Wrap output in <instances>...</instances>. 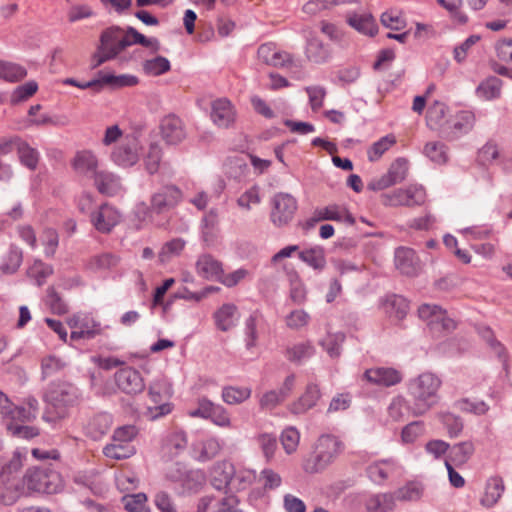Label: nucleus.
<instances>
[{
  "label": "nucleus",
  "mask_w": 512,
  "mask_h": 512,
  "mask_svg": "<svg viewBox=\"0 0 512 512\" xmlns=\"http://www.w3.org/2000/svg\"><path fill=\"white\" fill-rule=\"evenodd\" d=\"M256 441L263 453L266 462H270L277 449V438L272 433L262 432L256 436Z\"/></svg>",
  "instance_id": "obj_50"
},
{
  "label": "nucleus",
  "mask_w": 512,
  "mask_h": 512,
  "mask_svg": "<svg viewBox=\"0 0 512 512\" xmlns=\"http://www.w3.org/2000/svg\"><path fill=\"white\" fill-rule=\"evenodd\" d=\"M125 509L128 512H149L147 496L144 493H137L123 497Z\"/></svg>",
  "instance_id": "obj_61"
},
{
  "label": "nucleus",
  "mask_w": 512,
  "mask_h": 512,
  "mask_svg": "<svg viewBox=\"0 0 512 512\" xmlns=\"http://www.w3.org/2000/svg\"><path fill=\"white\" fill-rule=\"evenodd\" d=\"M22 259V250L15 245H11L0 268L4 273H14L20 267Z\"/></svg>",
  "instance_id": "obj_52"
},
{
  "label": "nucleus",
  "mask_w": 512,
  "mask_h": 512,
  "mask_svg": "<svg viewBox=\"0 0 512 512\" xmlns=\"http://www.w3.org/2000/svg\"><path fill=\"white\" fill-rule=\"evenodd\" d=\"M133 213L137 219V223L135 224L137 229H142L153 223L154 215L156 214L152 209V205L150 204V206H148L145 202L137 204Z\"/></svg>",
  "instance_id": "obj_59"
},
{
  "label": "nucleus",
  "mask_w": 512,
  "mask_h": 512,
  "mask_svg": "<svg viewBox=\"0 0 512 512\" xmlns=\"http://www.w3.org/2000/svg\"><path fill=\"white\" fill-rule=\"evenodd\" d=\"M46 401L54 408L59 409V415L64 416V409L76 404L78 390L70 383L53 384L45 395Z\"/></svg>",
  "instance_id": "obj_9"
},
{
  "label": "nucleus",
  "mask_w": 512,
  "mask_h": 512,
  "mask_svg": "<svg viewBox=\"0 0 512 512\" xmlns=\"http://www.w3.org/2000/svg\"><path fill=\"white\" fill-rule=\"evenodd\" d=\"M196 272L204 279L220 281L224 270L222 263L214 256L202 254L196 261Z\"/></svg>",
  "instance_id": "obj_22"
},
{
  "label": "nucleus",
  "mask_w": 512,
  "mask_h": 512,
  "mask_svg": "<svg viewBox=\"0 0 512 512\" xmlns=\"http://www.w3.org/2000/svg\"><path fill=\"white\" fill-rule=\"evenodd\" d=\"M17 151L20 162L28 169L35 170L39 162V152L22 140L18 144Z\"/></svg>",
  "instance_id": "obj_47"
},
{
  "label": "nucleus",
  "mask_w": 512,
  "mask_h": 512,
  "mask_svg": "<svg viewBox=\"0 0 512 512\" xmlns=\"http://www.w3.org/2000/svg\"><path fill=\"white\" fill-rule=\"evenodd\" d=\"M133 44L142 45L154 53L160 50V42L157 38H147L133 27L123 30L118 26H111L100 35V44L92 58L93 66L98 67L116 58L125 48Z\"/></svg>",
  "instance_id": "obj_1"
},
{
  "label": "nucleus",
  "mask_w": 512,
  "mask_h": 512,
  "mask_svg": "<svg viewBox=\"0 0 512 512\" xmlns=\"http://www.w3.org/2000/svg\"><path fill=\"white\" fill-rule=\"evenodd\" d=\"M300 438L301 434L299 430L294 426L286 427L281 432L280 443L287 455H292L296 453L300 443Z\"/></svg>",
  "instance_id": "obj_43"
},
{
  "label": "nucleus",
  "mask_w": 512,
  "mask_h": 512,
  "mask_svg": "<svg viewBox=\"0 0 512 512\" xmlns=\"http://www.w3.org/2000/svg\"><path fill=\"white\" fill-rule=\"evenodd\" d=\"M199 477L195 471H187L185 466L180 463L170 464L166 468V478L172 482L179 483L185 489H192L194 480Z\"/></svg>",
  "instance_id": "obj_26"
},
{
  "label": "nucleus",
  "mask_w": 512,
  "mask_h": 512,
  "mask_svg": "<svg viewBox=\"0 0 512 512\" xmlns=\"http://www.w3.org/2000/svg\"><path fill=\"white\" fill-rule=\"evenodd\" d=\"M395 465L392 461L385 460L375 462L367 468L369 478L375 483L384 482L389 475L394 471Z\"/></svg>",
  "instance_id": "obj_41"
},
{
  "label": "nucleus",
  "mask_w": 512,
  "mask_h": 512,
  "mask_svg": "<svg viewBox=\"0 0 512 512\" xmlns=\"http://www.w3.org/2000/svg\"><path fill=\"white\" fill-rule=\"evenodd\" d=\"M136 453L132 443L111 441L103 448V454L110 459L123 460L132 457Z\"/></svg>",
  "instance_id": "obj_36"
},
{
  "label": "nucleus",
  "mask_w": 512,
  "mask_h": 512,
  "mask_svg": "<svg viewBox=\"0 0 512 512\" xmlns=\"http://www.w3.org/2000/svg\"><path fill=\"white\" fill-rule=\"evenodd\" d=\"M346 20L351 27L360 33L369 36H374L377 33V25L370 13H350L347 14Z\"/></svg>",
  "instance_id": "obj_29"
},
{
  "label": "nucleus",
  "mask_w": 512,
  "mask_h": 512,
  "mask_svg": "<svg viewBox=\"0 0 512 512\" xmlns=\"http://www.w3.org/2000/svg\"><path fill=\"white\" fill-rule=\"evenodd\" d=\"M185 241L180 238H175L163 245L159 252V261L164 264L169 262L173 257L179 256L185 247Z\"/></svg>",
  "instance_id": "obj_55"
},
{
  "label": "nucleus",
  "mask_w": 512,
  "mask_h": 512,
  "mask_svg": "<svg viewBox=\"0 0 512 512\" xmlns=\"http://www.w3.org/2000/svg\"><path fill=\"white\" fill-rule=\"evenodd\" d=\"M408 169V161L405 158H397L384 175L368 183V188L372 191H380L400 183L406 179Z\"/></svg>",
  "instance_id": "obj_10"
},
{
  "label": "nucleus",
  "mask_w": 512,
  "mask_h": 512,
  "mask_svg": "<svg viewBox=\"0 0 512 512\" xmlns=\"http://www.w3.org/2000/svg\"><path fill=\"white\" fill-rule=\"evenodd\" d=\"M387 412L392 422H400L407 418L410 409L406 400L401 396H397L392 399L387 408Z\"/></svg>",
  "instance_id": "obj_51"
},
{
  "label": "nucleus",
  "mask_w": 512,
  "mask_h": 512,
  "mask_svg": "<svg viewBox=\"0 0 512 512\" xmlns=\"http://www.w3.org/2000/svg\"><path fill=\"white\" fill-rule=\"evenodd\" d=\"M202 239L207 245H212L219 234V217L215 209L207 212L201 221Z\"/></svg>",
  "instance_id": "obj_33"
},
{
  "label": "nucleus",
  "mask_w": 512,
  "mask_h": 512,
  "mask_svg": "<svg viewBox=\"0 0 512 512\" xmlns=\"http://www.w3.org/2000/svg\"><path fill=\"white\" fill-rule=\"evenodd\" d=\"M97 15L95 9L89 4L72 5L67 12V20L69 23H76L81 20L93 18Z\"/></svg>",
  "instance_id": "obj_57"
},
{
  "label": "nucleus",
  "mask_w": 512,
  "mask_h": 512,
  "mask_svg": "<svg viewBox=\"0 0 512 512\" xmlns=\"http://www.w3.org/2000/svg\"><path fill=\"white\" fill-rule=\"evenodd\" d=\"M342 441L334 435L323 434L315 442L313 453L304 459L302 467L307 473H318L326 469L343 450Z\"/></svg>",
  "instance_id": "obj_2"
},
{
  "label": "nucleus",
  "mask_w": 512,
  "mask_h": 512,
  "mask_svg": "<svg viewBox=\"0 0 512 512\" xmlns=\"http://www.w3.org/2000/svg\"><path fill=\"white\" fill-rule=\"evenodd\" d=\"M28 489L36 492L54 494L62 489V480L55 471L43 469L29 470L25 476Z\"/></svg>",
  "instance_id": "obj_6"
},
{
  "label": "nucleus",
  "mask_w": 512,
  "mask_h": 512,
  "mask_svg": "<svg viewBox=\"0 0 512 512\" xmlns=\"http://www.w3.org/2000/svg\"><path fill=\"white\" fill-rule=\"evenodd\" d=\"M160 135L167 144H178L186 137L185 126L176 115L165 116L160 123Z\"/></svg>",
  "instance_id": "obj_16"
},
{
  "label": "nucleus",
  "mask_w": 512,
  "mask_h": 512,
  "mask_svg": "<svg viewBox=\"0 0 512 512\" xmlns=\"http://www.w3.org/2000/svg\"><path fill=\"white\" fill-rule=\"evenodd\" d=\"M251 396V389L248 387L228 386L222 390V400L228 405L241 404Z\"/></svg>",
  "instance_id": "obj_44"
},
{
  "label": "nucleus",
  "mask_w": 512,
  "mask_h": 512,
  "mask_svg": "<svg viewBox=\"0 0 512 512\" xmlns=\"http://www.w3.org/2000/svg\"><path fill=\"white\" fill-rule=\"evenodd\" d=\"M93 180L97 190L107 196H114L122 189L120 178L107 170H100Z\"/></svg>",
  "instance_id": "obj_25"
},
{
  "label": "nucleus",
  "mask_w": 512,
  "mask_h": 512,
  "mask_svg": "<svg viewBox=\"0 0 512 512\" xmlns=\"http://www.w3.org/2000/svg\"><path fill=\"white\" fill-rule=\"evenodd\" d=\"M366 509L368 512H388L394 506V500L391 494H376L366 500Z\"/></svg>",
  "instance_id": "obj_45"
},
{
  "label": "nucleus",
  "mask_w": 512,
  "mask_h": 512,
  "mask_svg": "<svg viewBox=\"0 0 512 512\" xmlns=\"http://www.w3.org/2000/svg\"><path fill=\"white\" fill-rule=\"evenodd\" d=\"M310 315L303 309L291 311L285 317L286 326L292 330H300L308 325Z\"/></svg>",
  "instance_id": "obj_62"
},
{
  "label": "nucleus",
  "mask_w": 512,
  "mask_h": 512,
  "mask_svg": "<svg viewBox=\"0 0 512 512\" xmlns=\"http://www.w3.org/2000/svg\"><path fill=\"white\" fill-rule=\"evenodd\" d=\"M24 457L25 455L19 450L15 451L9 459L0 456V479L17 472L22 467Z\"/></svg>",
  "instance_id": "obj_54"
},
{
  "label": "nucleus",
  "mask_w": 512,
  "mask_h": 512,
  "mask_svg": "<svg viewBox=\"0 0 512 512\" xmlns=\"http://www.w3.org/2000/svg\"><path fill=\"white\" fill-rule=\"evenodd\" d=\"M396 144V137L388 134L374 142L367 149V158L370 162L378 161L391 147Z\"/></svg>",
  "instance_id": "obj_39"
},
{
  "label": "nucleus",
  "mask_w": 512,
  "mask_h": 512,
  "mask_svg": "<svg viewBox=\"0 0 512 512\" xmlns=\"http://www.w3.org/2000/svg\"><path fill=\"white\" fill-rule=\"evenodd\" d=\"M504 491L503 480L500 477H491L485 484L481 504L485 507H493L501 498Z\"/></svg>",
  "instance_id": "obj_34"
},
{
  "label": "nucleus",
  "mask_w": 512,
  "mask_h": 512,
  "mask_svg": "<svg viewBox=\"0 0 512 512\" xmlns=\"http://www.w3.org/2000/svg\"><path fill=\"white\" fill-rule=\"evenodd\" d=\"M98 87L109 85L115 88L131 87L138 84V78L130 74L114 75L110 73L100 74Z\"/></svg>",
  "instance_id": "obj_38"
},
{
  "label": "nucleus",
  "mask_w": 512,
  "mask_h": 512,
  "mask_svg": "<svg viewBox=\"0 0 512 512\" xmlns=\"http://www.w3.org/2000/svg\"><path fill=\"white\" fill-rule=\"evenodd\" d=\"M424 154L433 162L438 164L446 163L448 159L445 144L438 141L428 142L424 147Z\"/></svg>",
  "instance_id": "obj_58"
},
{
  "label": "nucleus",
  "mask_w": 512,
  "mask_h": 512,
  "mask_svg": "<svg viewBox=\"0 0 512 512\" xmlns=\"http://www.w3.org/2000/svg\"><path fill=\"white\" fill-rule=\"evenodd\" d=\"M441 380L433 373L425 372L409 383V393L415 403L411 408L414 416L425 414L436 402Z\"/></svg>",
  "instance_id": "obj_3"
},
{
  "label": "nucleus",
  "mask_w": 512,
  "mask_h": 512,
  "mask_svg": "<svg viewBox=\"0 0 512 512\" xmlns=\"http://www.w3.org/2000/svg\"><path fill=\"white\" fill-rule=\"evenodd\" d=\"M193 450L199 461L205 462L215 458L222 450V444L216 437H209L194 444Z\"/></svg>",
  "instance_id": "obj_32"
},
{
  "label": "nucleus",
  "mask_w": 512,
  "mask_h": 512,
  "mask_svg": "<svg viewBox=\"0 0 512 512\" xmlns=\"http://www.w3.org/2000/svg\"><path fill=\"white\" fill-rule=\"evenodd\" d=\"M114 380L118 389L128 395L141 393L145 388L140 372L132 367L119 369L114 375Z\"/></svg>",
  "instance_id": "obj_12"
},
{
  "label": "nucleus",
  "mask_w": 512,
  "mask_h": 512,
  "mask_svg": "<svg viewBox=\"0 0 512 512\" xmlns=\"http://www.w3.org/2000/svg\"><path fill=\"white\" fill-rule=\"evenodd\" d=\"M240 317L238 308L232 303L223 304L213 315L216 327L228 331L236 325Z\"/></svg>",
  "instance_id": "obj_27"
},
{
  "label": "nucleus",
  "mask_w": 512,
  "mask_h": 512,
  "mask_svg": "<svg viewBox=\"0 0 512 512\" xmlns=\"http://www.w3.org/2000/svg\"><path fill=\"white\" fill-rule=\"evenodd\" d=\"M162 158V149L158 143H151L147 152L144 154V166L149 174L158 171Z\"/></svg>",
  "instance_id": "obj_53"
},
{
  "label": "nucleus",
  "mask_w": 512,
  "mask_h": 512,
  "mask_svg": "<svg viewBox=\"0 0 512 512\" xmlns=\"http://www.w3.org/2000/svg\"><path fill=\"white\" fill-rule=\"evenodd\" d=\"M315 352V348L310 341L300 342L289 347L286 357L292 362H301L310 358Z\"/></svg>",
  "instance_id": "obj_48"
},
{
  "label": "nucleus",
  "mask_w": 512,
  "mask_h": 512,
  "mask_svg": "<svg viewBox=\"0 0 512 512\" xmlns=\"http://www.w3.org/2000/svg\"><path fill=\"white\" fill-rule=\"evenodd\" d=\"M112 425V418L107 413L98 414L89 422L88 433L94 438H100L105 435Z\"/></svg>",
  "instance_id": "obj_42"
},
{
  "label": "nucleus",
  "mask_w": 512,
  "mask_h": 512,
  "mask_svg": "<svg viewBox=\"0 0 512 512\" xmlns=\"http://www.w3.org/2000/svg\"><path fill=\"white\" fill-rule=\"evenodd\" d=\"M99 160L91 150L77 151L71 160V167L77 175L94 178L98 170Z\"/></svg>",
  "instance_id": "obj_14"
},
{
  "label": "nucleus",
  "mask_w": 512,
  "mask_h": 512,
  "mask_svg": "<svg viewBox=\"0 0 512 512\" xmlns=\"http://www.w3.org/2000/svg\"><path fill=\"white\" fill-rule=\"evenodd\" d=\"M312 221H335L344 222L349 225H353L355 223V219L348 209L344 205L339 204H329L315 209Z\"/></svg>",
  "instance_id": "obj_17"
},
{
  "label": "nucleus",
  "mask_w": 512,
  "mask_h": 512,
  "mask_svg": "<svg viewBox=\"0 0 512 512\" xmlns=\"http://www.w3.org/2000/svg\"><path fill=\"white\" fill-rule=\"evenodd\" d=\"M120 219L119 211L109 204H103L91 215L93 226L101 233H109L120 222Z\"/></svg>",
  "instance_id": "obj_18"
},
{
  "label": "nucleus",
  "mask_w": 512,
  "mask_h": 512,
  "mask_svg": "<svg viewBox=\"0 0 512 512\" xmlns=\"http://www.w3.org/2000/svg\"><path fill=\"white\" fill-rule=\"evenodd\" d=\"M27 75L26 69L14 62L0 60V79L7 82H18Z\"/></svg>",
  "instance_id": "obj_40"
},
{
  "label": "nucleus",
  "mask_w": 512,
  "mask_h": 512,
  "mask_svg": "<svg viewBox=\"0 0 512 512\" xmlns=\"http://www.w3.org/2000/svg\"><path fill=\"white\" fill-rule=\"evenodd\" d=\"M475 116L471 111H458L454 115H449V122L445 128L444 136L446 138H456L462 134L468 133L474 126Z\"/></svg>",
  "instance_id": "obj_19"
},
{
  "label": "nucleus",
  "mask_w": 512,
  "mask_h": 512,
  "mask_svg": "<svg viewBox=\"0 0 512 512\" xmlns=\"http://www.w3.org/2000/svg\"><path fill=\"white\" fill-rule=\"evenodd\" d=\"M474 445L472 442H461L459 444L454 445L449 453L450 463H454L455 465H462L466 463L469 458L474 453Z\"/></svg>",
  "instance_id": "obj_46"
},
{
  "label": "nucleus",
  "mask_w": 512,
  "mask_h": 512,
  "mask_svg": "<svg viewBox=\"0 0 512 512\" xmlns=\"http://www.w3.org/2000/svg\"><path fill=\"white\" fill-rule=\"evenodd\" d=\"M384 312L396 320L403 319L408 310L409 305L405 298L399 295L388 296L382 304Z\"/></svg>",
  "instance_id": "obj_35"
},
{
  "label": "nucleus",
  "mask_w": 512,
  "mask_h": 512,
  "mask_svg": "<svg viewBox=\"0 0 512 512\" xmlns=\"http://www.w3.org/2000/svg\"><path fill=\"white\" fill-rule=\"evenodd\" d=\"M426 201V191L423 186L412 184L406 188L395 189L381 195V203L386 207H415Z\"/></svg>",
  "instance_id": "obj_4"
},
{
  "label": "nucleus",
  "mask_w": 512,
  "mask_h": 512,
  "mask_svg": "<svg viewBox=\"0 0 512 512\" xmlns=\"http://www.w3.org/2000/svg\"><path fill=\"white\" fill-rule=\"evenodd\" d=\"M299 258L315 270H323L326 266L325 251L320 246L311 247L299 252Z\"/></svg>",
  "instance_id": "obj_37"
},
{
  "label": "nucleus",
  "mask_w": 512,
  "mask_h": 512,
  "mask_svg": "<svg viewBox=\"0 0 512 512\" xmlns=\"http://www.w3.org/2000/svg\"><path fill=\"white\" fill-rule=\"evenodd\" d=\"M321 397L318 385L310 383L306 386L304 393L288 405V410L293 415H302L316 406Z\"/></svg>",
  "instance_id": "obj_21"
},
{
  "label": "nucleus",
  "mask_w": 512,
  "mask_h": 512,
  "mask_svg": "<svg viewBox=\"0 0 512 512\" xmlns=\"http://www.w3.org/2000/svg\"><path fill=\"white\" fill-rule=\"evenodd\" d=\"M305 56L312 63L323 64L330 59L331 50L317 37H311L307 41Z\"/></svg>",
  "instance_id": "obj_30"
},
{
  "label": "nucleus",
  "mask_w": 512,
  "mask_h": 512,
  "mask_svg": "<svg viewBox=\"0 0 512 512\" xmlns=\"http://www.w3.org/2000/svg\"><path fill=\"white\" fill-rule=\"evenodd\" d=\"M501 94V80L490 77L483 81L477 88V95L484 100H493Z\"/></svg>",
  "instance_id": "obj_49"
},
{
  "label": "nucleus",
  "mask_w": 512,
  "mask_h": 512,
  "mask_svg": "<svg viewBox=\"0 0 512 512\" xmlns=\"http://www.w3.org/2000/svg\"><path fill=\"white\" fill-rule=\"evenodd\" d=\"M119 262L117 255L104 252L91 256L86 263V269L92 273H104L116 268Z\"/></svg>",
  "instance_id": "obj_28"
},
{
  "label": "nucleus",
  "mask_w": 512,
  "mask_h": 512,
  "mask_svg": "<svg viewBox=\"0 0 512 512\" xmlns=\"http://www.w3.org/2000/svg\"><path fill=\"white\" fill-rule=\"evenodd\" d=\"M236 119L232 103L226 98L216 99L211 104V120L219 128L230 127Z\"/></svg>",
  "instance_id": "obj_20"
},
{
  "label": "nucleus",
  "mask_w": 512,
  "mask_h": 512,
  "mask_svg": "<svg viewBox=\"0 0 512 512\" xmlns=\"http://www.w3.org/2000/svg\"><path fill=\"white\" fill-rule=\"evenodd\" d=\"M41 243L44 246V253L47 257L54 256L59 244L58 233L55 229L46 228L41 234Z\"/></svg>",
  "instance_id": "obj_63"
},
{
  "label": "nucleus",
  "mask_w": 512,
  "mask_h": 512,
  "mask_svg": "<svg viewBox=\"0 0 512 512\" xmlns=\"http://www.w3.org/2000/svg\"><path fill=\"white\" fill-rule=\"evenodd\" d=\"M297 210V200L288 193H277L272 199L270 218L274 225L282 227L287 225Z\"/></svg>",
  "instance_id": "obj_8"
},
{
  "label": "nucleus",
  "mask_w": 512,
  "mask_h": 512,
  "mask_svg": "<svg viewBox=\"0 0 512 512\" xmlns=\"http://www.w3.org/2000/svg\"><path fill=\"white\" fill-rule=\"evenodd\" d=\"M396 268L404 275L414 276L420 269L419 259L414 250L400 247L395 251Z\"/></svg>",
  "instance_id": "obj_23"
},
{
  "label": "nucleus",
  "mask_w": 512,
  "mask_h": 512,
  "mask_svg": "<svg viewBox=\"0 0 512 512\" xmlns=\"http://www.w3.org/2000/svg\"><path fill=\"white\" fill-rule=\"evenodd\" d=\"M38 90V85L35 81H28L14 89L11 94L10 101L12 104H17L32 97Z\"/></svg>",
  "instance_id": "obj_60"
},
{
  "label": "nucleus",
  "mask_w": 512,
  "mask_h": 512,
  "mask_svg": "<svg viewBox=\"0 0 512 512\" xmlns=\"http://www.w3.org/2000/svg\"><path fill=\"white\" fill-rule=\"evenodd\" d=\"M233 473L234 468L231 463L227 461L215 463L211 472L212 485L218 490H222L227 486L232 485Z\"/></svg>",
  "instance_id": "obj_31"
},
{
  "label": "nucleus",
  "mask_w": 512,
  "mask_h": 512,
  "mask_svg": "<svg viewBox=\"0 0 512 512\" xmlns=\"http://www.w3.org/2000/svg\"><path fill=\"white\" fill-rule=\"evenodd\" d=\"M142 145L137 136L128 134L113 150L111 158L118 166L128 168L134 166L142 155Z\"/></svg>",
  "instance_id": "obj_5"
},
{
  "label": "nucleus",
  "mask_w": 512,
  "mask_h": 512,
  "mask_svg": "<svg viewBox=\"0 0 512 512\" xmlns=\"http://www.w3.org/2000/svg\"><path fill=\"white\" fill-rule=\"evenodd\" d=\"M171 69L170 61L162 56L148 59L143 63V70L147 75L159 76Z\"/></svg>",
  "instance_id": "obj_56"
},
{
  "label": "nucleus",
  "mask_w": 512,
  "mask_h": 512,
  "mask_svg": "<svg viewBox=\"0 0 512 512\" xmlns=\"http://www.w3.org/2000/svg\"><path fill=\"white\" fill-rule=\"evenodd\" d=\"M149 397L151 401L156 404L154 408H149L151 419L164 416L171 412L170 404L165 401L168 400L172 395V389L170 384L165 380H159L153 382L149 387Z\"/></svg>",
  "instance_id": "obj_11"
},
{
  "label": "nucleus",
  "mask_w": 512,
  "mask_h": 512,
  "mask_svg": "<svg viewBox=\"0 0 512 512\" xmlns=\"http://www.w3.org/2000/svg\"><path fill=\"white\" fill-rule=\"evenodd\" d=\"M494 50L500 61L512 64V37L497 40Z\"/></svg>",
  "instance_id": "obj_64"
},
{
  "label": "nucleus",
  "mask_w": 512,
  "mask_h": 512,
  "mask_svg": "<svg viewBox=\"0 0 512 512\" xmlns=\"http://www.w3.org/2000/svg\"><path fill=\"white\" fill-rule=\"evenodd\" d=\"M363 380L372 385L390 387L402 381V374L395 368L376 367L367 369L363 374Z\"/></svg>",
  "instance_id": "obj_15"
},
{
  "label": "nucleus",
  "mask_w": 512,
  "mask_h": 512,
  "mask_svg": "<svg viewBox=\"0 0 512 512\" xmlns=\"http://www.w3.org/2000/svg\"><path fill=\"white\" fill-rule=\"evenodd\" d=\"M257 56L261 62L275 68H287L292 71L293 68L298 67L294 56L288 51L280 49L273 42L260 45Z\"/></svg>",
  "instance_id": "obj_7"
},
{
  "label": "nucleus",
  "mask_w": 512,
  "mask_h": 512,
  "mask_svg": "<svg viewBox=\"0 0 512 512\" xmlns=\"http://www.w3.org/2000/svg\"><path fill=\"white\" fill-rule=\"evenodd\" d=\"M182 192L173 185L162 187L151 196L150 204L157 215L163 214L179 204Z\"/></svg>",
  "instance_id": "obj_13"
},
{
  "label": "nucleus",
  "mask_w": 512,
  "mask_h": 512,
  "mask_svg": "<svg viewBox=\"0 0 512 512\" xmlns=\"http://www.w3.org/2000/svg\"><path fill=\"white\" fill-rule=\"evenodd\" d=\"M448 109L442 102L435 101L429 105L426 115L428 127L440 131L443 135L449 122Z\"/></svg>",
  "instance_id": "obj_24"
}]
</instances>
